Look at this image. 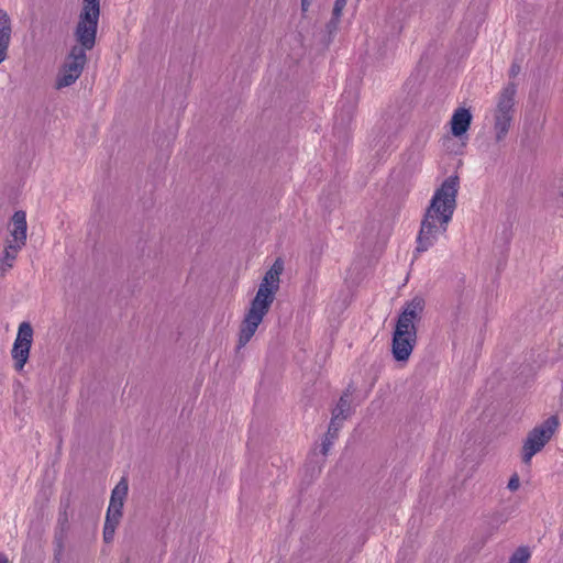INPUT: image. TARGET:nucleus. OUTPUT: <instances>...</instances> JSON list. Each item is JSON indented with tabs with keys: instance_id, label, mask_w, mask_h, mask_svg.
<instances>
[{
	"instance_id": "6ab92c4d",
	"label": "nucleus",
	"mask_w": 563,
	"mask_h": 563,
	"mask_svg": "<svg viewBox=\"0 0 563 563\" xmlns=\"http://www.w3.org/2000/svg\"><path fill=\"white\" fill-rule=\"evenodd\" d=\"M340 18L341 16H335L332 14L331 20L327 23L325 29L327 32L329 33V36H332L333 34L336 33L340 23Z\"/></svg>"
},
{
	"instance_id": "f257e3e1",
	"label": "nucleus",
	"mask_w": 563,
	"mask_h": 563,
	"mask_svg": "<svg viewBox=\"0 0 563 563\" xmlns=\"http://www.w3.org/2000/svg\"><path fill=\"white\" fill-rule=\"evenodd\" d=\"M459 187V177L450 176L434 191L421 221L416 253L428 251L446 232L456 208Z\"/></svg>"
},
{
	"instance_id": "393cba45",
	"label": "nucleus",
	"mask_w": 563,
	"mask_h": 563,
	"mask_svg": "<svg viewBox=\"0 0 563 563\" xmlns=\"http://www.w3.org/2000/svg\"><path fill=\"white\" fill-rule=\"evenodd\" d=\"M0 563H8L7 556L2 553H0Z\"/></svg>"
},
{
	"instance_id": "f3484780",
	"label": "nucleus",
	"mask_w": 563,
	"mask_h": 563,
	"mask_svg": "<svg viewBox=\"0 0 563 563\" xmlns=\"http://www.w3.org/2000/svg\"><path fill=\"white\" fill-rule=\"evenodd\" d=\"M530 551L528 547H519L510 556L508 563H528Z\"/></svg>"
},
{
	"instance_id": "dca6fc26",
	"label": "nucleus",
	"mask_w": 563,
	"mask_h": 563,
	"mask_svg": "<svg viewBox=\"0 0 563 563\" xmlns=\"http://www.w3.org/2000/svg\"><path fill=\"white\" fill-rule=\"evenodd\" d=\"M343 424L341 422L330 421L328 431L324 435V439L321 443V453L322 455H327L333 445L334 440L338 438L339 431Z\"/></svg>"
},
{
	"instance_id": "412c9836",
	"label": "nucleus",
	"mask_w": 563,
	"mask_h": 563,
	"mask_svg": "<svg viewBox=\"0 0 563 563\" xmlns=\"http://www.w3.org/2000/svg\"><path fill=\"white\" fill-rule=\"evenodd\" d=\"M347 0H335L332 14L335 16H341L344 7L346 5Z\"/></svg>"
},
{
	"instance_id": "6e6552de",
	"label": "nucleus",
	"mask_w": 563,
	"mask_h": 563,
	"mask_svg": "<svg viewBox=\"0 0 563 563\" xmlns=\"http://www.w3.org/2000/svg\"><path fill=\"white\" fill-rule=\"evenodd\" d=\"M70 507L69 497L62 499L59 505L57 525L54 531V556L53 563H60L64 555L65 540L69 530L68 509Z\"/></svg>"
},
{
	"instance_id": "aec40b11",
	"label": "nucleus",
	"mask_w": 563,
	"mask_h": 563,
	"mask_svg": "<svg viewBox=\"0 0 563 563\" xmlns=\"http://www.w3.org/2000/svg\"><path fill=\"white\" fill-rule=\"evenodd\" d=\"M115 529L112 526H103V541L110 543L113 541Z\"/></svg>"
},
{
	"instance_id": "f8f14e48",
	"label": "nucleus",
	"mask_w": 563,
	"mask_h": 563,
	"mask_svg": "<svg viewBox=\"0 0 563 563\" xmlns=\"http://www.w3.org/2000/svg\"><path fill=\"white\" fill-rule=\"evenodd\" d=\"M128 495V483L122 478L112 489L107 512L114 515L122 514L125 497Z\"/></svg>"
},
{
	"instance_id": "9d476101",
	"label": "nucleus",
	"mask_w": 563,
	"mask_h": 563,
	"mask_svg": "<svg viewBox=\"0 0 563 563\" xmlns=\"http://www.w3.org/2000/svg\"><path fill=\"white\" fill-rule=\"evenodd\" d=\"M12 26L8 13L0 9V64L8 58Z\"/></svg>"
},
{
	"instance_id": "423d86ee",
	"label": "nucleus",
	"mask_w": 563,
	"mask_h": 563,
	"mask_svg": "<svg viewBox=\"0 0 563 563\" xmlns=\"http://www.w3.org/2000/svg\"><path fill=\"white\" fill-rule=\"evenodd\" d=\"M558 427V417L551 416L542 424L533 428L528 433V437L522 445V461L525 464H529L532 456L544 448Z\"/></svg>"
},
{
	"instance_id": "20e7f679",
	"label": "nucleus",
	"mask_w": 563,
	"mask_h": 563,
	"mask_svg": "<svg viewBox=\"0 0 563 563\" xmlns=\"http://www.w3.org/2000/svg\"><path fill=\"white\" fill-rule=\"evenodd\" d=\"M99 16L100 0H82V9L74 31L76 44L73 47H81L84 53L93 48Z\"/></svg>"
},
{
	"instance_id": "9b49d317",
	"label": "nucleus",
	"mask_w": 563,
	"mask_h": 563,
	"mask_svg": "<svg viewBox=\"0 0 563 563\" xmlns=\"http://www.w3.org/2000/svg\"><path fill=\"white\" fill-rule=\"evenodd\" d=\"M12 227L13 228L11 230V235L13 238V244L19 247H22L23 245H25L26 242L27 230L26 214L24 211L19 210L14 212L12 217Z\"/></svg>"
},
{
	"instance_id": "7ed1b4c3",
	"label": "nucleus",
	"mask_w": 563,
	"mask_h": 563,
	"mask_svg": "<svg viewBox=\"0 0 563 563\" xmlns=\"http://www.w3.org/2000/svg\"><path fill=\"white\" fill-rule=\"evenodd\" d=\"M426 301L417 295L406 301L398 314L393 332L391 353L396 361L406 362L417 343V323L422 319Z\"/></svg>"
},
{
	"instance_id": "a211bd4d",
	"label": "nucleus",
	"mask_w": 563,
	"mask_h": 563,
	"mask_svg": "<svg viewBox=\"0 0 563 563\" xmlns=\"http://www.w3.org/2000/svg\"><path fill=\"white\" fill-rule=\"evenodd\" d=\"M122 515L123 514L114 515V514H111V512H107L106 520H104V526H109L110 525V526H112L113 529H117V527L119 526V523L121 521Z\"/></svg>"
},
{
	"instance_id": "1a4fd4ad",
	"label": "nucleus",
	"mask_w": 563,
	"mask_h": 563,
	"mask_svg": "<svg viewBox=\"0 0 563 563\" xmlns=\"http://www.w3.org/2000/svg\"><path fill=\"white\" fill-rule=\"evenodd\" d=\"M33 341V329L29 322H22L19 325L18 334L11 351L14 361V368L22 371L30 355V349Z\"/></svg>"
},
{
	"instance_id": "ddd939ff",
	"label": "nucleus",
	"mask_w": 563,
	"mask_h": 563,
	"mask_svg": "<svg viewBox=\"0 0 563 563\" xmlns=\"http://www.w3.org/2000/svg\"><path fill=\"white\" fill-rule=\"evenodd\" d=\"M471 121L472 114L470 110L465 108L456 109L451 119L452 134L454 136H461L464 134L468 130Z\"/></svg>"
},
{
	"instance_id": "b1692460",
	"label": "nucleus",
	"mask_w": 563,
	"mask_h": 563,
	"mask_svg": "<svg viewBox=\"0 0 563 563\" xmlns=\"http://www.w3.org/2000/svg\"><path fill=\"white\" fill-rule=\"evenodd\" d=\"M312 0H301V11L306 13L309 10Z\"/></svg>"
},
{
	"instance_id": "0eeeda50",
	"label": "nucleus",
	"mask_w": 563,
	"mask_h": 563,
	"mask_svg": "<svg viewBox=\"0 0 563 563\" xmlns=\"http://www.w3.org/2000/svg\"><path fill=\"white\" fill-rule=\"evenodd\" d=\"M87 63V55L81 47H71L58 74V89L71 86L81 75Z\"/></svg>"
},
{
	"instance_id": "5701e85b",
	"label": "nucleus",
	"mask_w": 563,
	"mask_h": 563,
	"mask_svg": "<svg viewBox=\"0 0 563 563\" xmlns=\"http://www.w3.org/2000/svg\"><path fill=\"white\" fill-rule=\"evenodd\" d=\"M521 70V66L518 62H512L511 66H510V69H509V77L510 78H515L519 75Z\"/></svg>"
},
{
	"instance_id": "39448f33",
	"label": "nucleus",
	"mask_w": 563,
	"mask_h": 563,
	"mask_svg": "<svg viewBox=\"0 0 563 563\" xmlns=\"http://www.w3.org/2000/svg\"><path fill=\"white\" fill-rule=\"evenodd\" d=\"M517 85L509 81L499 92L497 103L494 109V131L497 142L503 141L511 126L515 113V96Z\"/></svg>"
},
{
	"instance_id": "2eb2a0df",
	"label": "nucleus",
	"mask_w": 563,
	"mask_h": 563,
	"mask_svg": "<svg viewBox=\"0 0 563 563\" xmlns=\"http://www.w3.org/2000/svg\"><path fill=\"white\" fill-rule=\"evenodd\" d=\"M20 250L21 247L14 245L12 242L5 246L0 255V275L5 274L10 268H12Z\"/></svg>"
},
{
	"instance_id": "4468645a",
	"label": "nucleus",
	"mask_w": 563,
	"mask_h": 563,
	"mask_svg": "<svg viewBox=\"0 0 563 563\" xmlns=\"http://www.w3.org/2000/svg\"><path fill=\"white\" fill-rule=\"evenodd\" d=\"M350 395L351 391L347 388L340 397L335 408L332 410L331 421L341 422V424H343V421L347 419L351 413Z\"/></svg>"
},
{
	"instance_id": "4be33fe9",
	"label": "nucleus",
	"mask_w": 563,
	"mask_h": 563,
	"mask_svg": "<svg viewBox=\"0 0 563 563\" xmlns=\"http://www.w3.org/2000/svg\"><path fill=\"white\" fill-rule=\"evenodd\" d=\"M519 486H520L519 476L517 474H514L510 477L507 487H508L509 490L515 492V490H517L519 488Z\"/></svg>"
},
{
	"instance_id": "f03ea898",
	"label": "nucleus",
	"mask_w": 563,
	"mask_h": 563,
	"mask_svg": "<svg viewBox=\"0 0 563 563\" xmlns=\"http://www.w3.org/2000/svg\"><path fill=\"white\" fill-rule=\"evenodd\" d=\"M284 271V262L277 258L271 268L265 273L255 297L252 299L250 308L242 320L238 349L245 346L255 334L258 325L269 311L275 300L276 292L279 289L280 275Z\"/></svg>"
}]
</instances>
